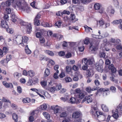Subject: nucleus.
I'll list each match as a JSON object with an SVG mask.
<instances>
[{"label": "nucleus", "instance_id": "nucleus-18", "mask_svg": "<svg viewBox=\"0 0 122 122\" xmlns=\"http://www.w3.org/2000/svg\"><path fill=\"white\" fill-rule=\"evenodd\" d=\"M112 112L113 114L112 116L115 119L117 118L118 117V113L119 112L116 111H112Z\"/></svg>", "mask_w": 122, "mask_h": 122}, {"label": "nucleus", "instance_id": "nucleus-21", "mask_svg": "<svg viewBox=\"0 0 122 122\" xmlns=\"http://www.w3.org/2000/svg\"><path fill=\"white\" fill-rule=\"evenodd\" d=\"M27 74L28 75H29L30 77H32L35 75V73L34 71L31 70L28 71L27 72Z\"/></svg>", "mask_w": 122, "mask_h": 122}, {"label": "nucleus", "instance_id": "nucleus-40", "mask_svg": "<svg viewBox=\"0 0 122 122\" xmlns=\"http://www.w3.org/2000/svg\"><path fill=\"white\" fill-rule=\"evenodd\" d=\"M65 80L66 82H69L72 80L71 79L70 77H66Z\"/></svg>", "mask_w": 122, "mask_h": 122}, {"label": "nucleus", "instance_id": "nucleus-62", "mask_svg": "<svg viewBox=\"0 0 122 122\" xmlns=\"http://www.w3.org/2000/svg\"><path fill=\"white\" fill-rule=\"evenodd\" d=\"M58 54L60 56H64L65 55V54L64 52L61 51L59 52Z\"/></svg>", "mask_w": 122, "mask_h": 122}, {"label": "nucleus", "instance_id": "nucleus-41", "mask_svg": "<svg viewBox=\"0 0 122 122\" xmlns=\"http://www.w3.org/2000/svg\"><path fill=\"white\" fill-rule=\"evenodd\" d=\"M34 23V25L37 26H38L40 24L39 20L38 19L36 20L35 19Z\"/></svg>", "mask_w": 122, "mask_h": 122}, {"label": "nucleus", "instance_id": "nucleus-63", "mask_svg": "<svg viewBox=\"0 0 122 122\" xmlns=\"http://www.w3.org/2000/svg\"><path fill=\"white\" fill-rule=\"evenodd\" d=\"M3 18L5 20H6L7 21H8V20H9V16L7 15H4Z\"/></svg>", "mask_w": 122, "mask_h": 122}, {"label": "nucleus", "instance_id": "nucleus-47", "mask_svg": "<svg viewBox=\"0 0 122 122\" xmlns=\"http://www.w3.org/2000/svg\"><path fill=\"white\" fill-rule=\"evenodd\" d=\"M84 42L85 44L87 45L89 43V38H86L84 41Z\"/></svg>", "mask_w": 122, "mask_h": 122}, {"label": "nucleus", "instance_id": "nucleus-55", "mask_svg": "<svg viewBox=\"0 0 122 122\" xmlns=\"http://www.w3.org/2000/svg\"><path fill=\"white\" fill-rule=\"evenodd\" d=\"M40 41L42 43H43L45 42V39L42 37H41L40 38Z\"/></svg>", "mask_w": 122, "mask_h": 122}, {"label": "nucleus", "instance_id": "nucleus-14", "mask_svg": "<svg viewBox=\"0 0 122 122\" xmlns=\"http://www.w3.org/2000/svg\"><path fill=\"white\" fill-rule=\"evenodd\" d=\"M3 84L6 87H10L12 88L13 87V85L12 83H7L5 81L3 82Z\"/></svg>", "mask_w": 122, "mask_h": 122}, {"label": "nucleus", "instance_id": "nucleus-13", "mask_svg": "<svg viewBox=\"0 0 122 122\" xmlns=\"http://www.w3.org/2000/svg\"><path fill=\"white\" fill-rule=\"evenodd\" d=\"M1 25L2 27L4 28H7L8 27L7 22L5 20H2L1 21Z\"/></svg>", "mask_w": 122, "mask_h": 122}, {"label": "nucleus", "instance_id": "nucleus-11", "mask_svg": "<svg viewBox=\"0 0 122 122\" xmlns=\"http://www.w3.org/2000/svg\"><path fill=\"white\" fill-rule=\"evenodd\" d=\"M11 1L10 0L7 1L5 3H1V5L4 7V8L7 7L10 5L11 3Z\"/></svg>", "mask_w": 122, "mask_h": 122}, {"label": "nucleus", "instance_id": "nucleus-2", "mask_svg": "<svg viewBox=\"0 0 122 122\" xmlns=\"http://www.w3.org/2000/svg\"><path fill=\"white\" fill-rule=\"evenodd\" d=\"M93 59L87 60L86 58H83L81 61V63L83 65L82 68L83 70H86L87 69L88 65H91L92 64Z\"/></svg>", "mask_w": 122, "mask_h": 122}, {"label": "nucleus", "instance_id": "nucleus-58", "mask_svg": "<svg viewBox=\"0 0 122 122\" xmlns=\"http://www.w3.org/2000/svg\"><path fill=\"white\" fill-rule=\"evenodd\" d=\"M17 88L18 92L19 93H21L22 92V90L21 87L20 86H18Z\"/></svg>", "mask_w": 122, "mask_h": 122}, {"label": "nucleus", "instance_id": "nucleus-34", "mask_svg": "<svg viewBox=\"0 0 122 122\" xmlns=\"http://www.w3.org/2000/svg\"><path fill=\"white\" fill-rule=\"evenodd\" d=\"M121 42L120 40L119 39H117L115 40L114 42L113 43V45L116 46L119 44Z\"/></svg>", "mask_w": 122, "mask_h": 122}, {"label": "nucleus", "instance_id": "nucleus-17", "mask_svg": "<svg viewBox=\"0 0 122 122\" xmlns=\"http://www.w3.org/2000/svg\"><path fill=\"white\" fill-rule=\"evenodd\" d=\"M98 89V88L96 86H94V87L92 89L91 87H88L86 88V91L88 93L90 92L91 91H93L96 90Z\"/></svg>", "mask_w": 122, "mask_h": 122}, {"label": "nucleus", "instance_id": "nucleus-37", "mask_svg": "<svg viewBox=\"0 0 122 122\" xmlns=\"http://www.w3.org/2000/svg\"><path fill=\"white\" fill-rule=\"evenodd\" d=\"M84 94L83 93L81 92L78 94V97L79 98L82 99L84 97Z\"/></svg>", "mask_w": 122, "mask_h": 122}, {"label": "nucleus", "instance_id": "nucleus-33", "mask_svg": "<svg viewBox=\"0 0 122 122\" xmlns=\"http://www.w3.org/2000/svg\"><path fill=\"white\" fill-rule=\"evenodd\" d=\"M39 59L41 60H45L47 61L46 58L44 55H40L39 56Z\"/></svg>", "mask_w": 122, "mask_h": 122}, {"label": "nucleus", "instance_id": "nucleus-26", "mask_svg": "<svg viewBox=\"0 0 122 122\" xmlns=\"http://www.w3.org/2000/svg\"><path fill=\"white\" fill-rule=\"evenodd\" d=\"M109 90L108 88H101L98 90V92H105Z\"/></svg>", "mask_w": 122, "mask_h": 122}, {"label": "nucleus", "instance_id": "nucleus-32", "mask_svg": "<svg viewBox=\"0 0 122 122\" xmlns=\"http://www.w3.org/2000/svg\"><path fill=\"white\" fill-rule=\"evenodd\" d=\"M11 55H7L6 56V59L5 62L7 63L8 61L11 59Z\"/></svg>", "mask_w": 122, "mask_h": 122}, {"label": "nucleus", "instance_id": "nucleus-46", "mask_svg": "<svg viewBox=\"0 0 122 122\" xmlns=\"http://www.w3.org/2000/svg\"><path fill=\"white\" fill-rule=\"evenodd\" d=\"M75 18V16L74 15L71 14V16L70 20H74Z\"/></svg>", "mask_w": 122, "mask_h": 122}, {"label": "nucleus", "instance_id": "nucleus-35", "mask_svg": "<svg viewBox=\"0 0 122 122\" xmlns=\"http://www.w3.org/2000/svg\"><path fill=\"white\" fill-rule=\"evenodd\" d=\"M91 0H81V3L83 4H86L89 3Z\"/></svg>", "mask_w": 122, "mask_h": 122}, {"label": "nucleus", "instance_id": "nucleus-49", "mask_svg": "<svg viewBox=\"0 0 122 122\" xmlns=\"http://www.w3.org/2000/svg\"><path fill=\"white\" fill-rule=\"evenodd\" d=\"M62 86L61 84H59L57 85L56 87V89L57 90H59L61 88Z\"/></svg>", "mask_w": 122, "mask_h": 122}, {"label": "nucleus", "instance_id": "nucleus-53", "mask_svg": "<svg viewBox=\"0 0 122 122\" xmlns=\"http://www.w3.org/2000/svg\"><path fill=\"white\" fill-rule=\"evenodd\" d=\"M72 68L75 71H77L79 69L78 67L75 65H74L73 66Z\"/></svg>", "mask_w": 122, "mask_h": 122}, {"label": "nucleus", "instance_id": "nucleus-6", "mask_svg": "<svg viewBox=\"0 0 122 122\" xmlns=\"http://www.w3.org/2000/svg\"><path fill=\"white\" fill-rule=\"evenodd\" d=\"M106 11L107 13L110 15H113L115 11L114 9L111 6H109L108 7Z\"/></svg>", "mask_w": 122, "mask_h": 122}, {"label": "nucleus", "instance_id": "nucleus-19", "mask_svg": "<svg viewBox=\"0 0 122 122\" xmlns=\"http://www.w3.org/2000/svg\"><path fill=\"white\" fill-rule=\"evenodd\" d=\"M67 113L66 112L64 111L61 112L60 114V116L61 117L64 118L67 116Z\"/></svg>", "mask_w": 122, "mask_h": 122}, {"label": "nucleus", "instance_id": "nucleus-39", "mask_svg": "<svg viewBox=\"0 0 122 122\" xmlns=\"http://www.w3.org/2000/svg\"><path fill=\"white\" fill-rule=\"evenodd\" d=\"M36 3V2L35 1H34L30 3V5L34 8H36V7L35 6Z\"/></svg>", "mask_w": 122, "mask_h": 122}, {"label": "nucleus", "instance_id": "nucleus-42", "mask_svg": "<svg viewBox=\"0 0 122 122\" xmlns=\"http://www.w3.org/2000/svg\"><path fill=\"white\" fill-rule=\"evenodd\" d=\"M55 88L54 87H51L49 89V91L51 93H53L55 91Z\"/></svg>", "mask_w": 122, "mask_h": 122}, {"label": "nucleus", "instance_id": "nucleus-27", "mask_svg": "<svg viewBox=\"0 0 122 122\" xmlns=\"http://www.w3.org/2000/svg\"><path fill=\"white\" fill-rule=\"evenodd\" d=\"M43 114L45 117L47 119L49 120L50 119V116L48 113L46 112H44L43 113Z\"/></svg>", "mask_w": 122, "mask_h": 122}, {"label": "nucleus", "instance_id": "nucleus-7", "mask_svg": "<svg viewBox=\"0 0 122 122\" xmlns=\"http://www.w3.org/2000/svg\"><path fill=\"white\" fill-rule=\"evenodd\" d=\"M112 23L113 25H116L119 24V28L122 30V20L120 19L119 20H116L113 21L112 22Z\"/></svg>", "mask_w": 122, "mask_h": 122}, {"label": "nucleus", "instance_id": "nucleus-64", "mask_svg": "<svg viewBox=\"0 0 122 122\" xmlns=\"http://www.w3.org/2000/svg\"><path fill=\"white\" fill-rule=\"evenodd\" d=\"M116 48L118 50L122 49V46L121 45H117L116 47Z\"/></svg>", "mask_w": 122, "mask_h": 122}, {"label": "nucleus", "instance_id": "nucleus-43", "mask_svg": "<svg viewBox=\"0 0 122 122\" xmlns=\"http://www.w3.org/2000/svg\"><path fill=\"white\" fill-rule=\"evenodd\" d=\"M14 75L15 77L17 78L19 77V76H20L21 75L17 72H15L14 74Z\"/></svg>", "mask_w": 122, "mask_h": 122}, {"label": "nucleus", "instance_id": "nucleus-25", "mask_svg": "<svg viewBox=\"0 0 122 122\" xmlns=\"http://www.w3.org/2000/svg\"><path fill=\"white\" fill-rule=\"evenodd\" d=\"M12 117L13 120H14L15 122H18V116L17 114L15 113H14L12 115Z\"/></svg>", "mask_w": 122, "mask_h": 122}, {"label": "nucleus", "instance_id": "nucleus-4", "mask_svg": "<svg viewBox=\"0 0 122 122\" xmlns=\"http://www.w3.org/2000/svg\"><path fill=\"white\" fill-rule=\"evenodd\" d=\"M15 41L17 44L19 45L23 43V41H22V37L20 35H16L15 36Z\"/></svg>", "mask_w": 122, "mask_h": 122}, {"label": "nucleus", "instance_id": "nucleus-5", "mask_svg": "<svg viewBox=\"0 0 122 122\" xmlns=\"http://www.w3.org/2000/svg\"><path fill=\"white\" fill-rule=\"evenodd\" d=\"M11 20L13 22L15 23L16 21H18L19 23H21L22 21L21 20L18 19L15 14L12 13L10 16Z\"/></svg>", "mask_w": 122, "mask_h": 122}, {"label": "nucleus", "instance_id": "nucleus-3", "mask_svg": "<svg viewBox=\"0 0 122 122\" xmlns=\"http://www.w3.org/2000/svg\"><path fill=\"white\" fill-rule=\"evenodd\" d=\"M94 8L95 10H99V12L101 13H103L104 10L103 9L101 8V4L98 3H96L94 5Z\"/></svg>", "mask_w": 122, "mask_h": 122}, {"label": "nucleus", "instance_id": "nucleus-45", "mask_svg": "<svg viewBox=\"0 0 122 122\" xmlns=\"http://www.w3.org/2000/svg\"><path fill=\"white\" fill-rule=\"evenodd\" d=\"M110 89L112 92H115L116 89V88L113 86H112L110 87Z\"/></svg>", "mask_w": 122, "mask_h": 122}, {"label": "nucleus", "instance_id": "nucleus-15", "mask_svg": "<svg viewBox=\"0 0 122 122\" xmlns=\"http://www.w3.org/2000/svg\"><path fill=\"white\" fill-rule=\"evenodd\" d=\"M22 41H23V43H22V46H25V45L24 43L25 44H26V43L28 40V39L27 37L26 36H25L23 37H22Z\"/></svg>", "mask_w": 122, "mask_h": 122}, {"label": "nucleus", "instance_id": "nucleus-56", "mask_svg": "<svg viewBox=\"0 0 122 122\" xmlns=\"http://www.w3.org/2000/svg\"><path fill=\"white\" fill-rule=\"evenodd\" d=\"M65 73L62 72L59 75V76L60 78H63L65 76Z\"/></svg>", "mask_w": 122, "mask_h": 122}, {"label": "nucleus", "instance_id": "nucleus-8", "mask_svg": "<svg viewBox=\"0 0 122 122\" xmlns=\"http://www.w3.org/2000/svg\"><path fill=\"white\" fill-rule=\"evenodd\" d=\"M92 95H90L88 97H85L82 101V103H83L84 102H85L86 103H89V102H91L92 101V98L90 97Z\"/></svg>", "mask_w": 122, "mask_h": 122}, {"label": "nucleus", "instance_id": "nucleus-48", "mask_svg": "<svg viewBox=\"0 0 122 122\" xmlns=\"http://www.w3.org/2000/svg\"><path fill=\"white\" fill-rule=\"evenodd\" d=\"M2 101L3 102H9V103L11 104L10 102L9 101V100L8 99H6L4 97H3V99L2 100Z\"/></svg>", "mask_w": 122, "mask_h": 122}, {"label": "nucleus", "instance_id": "nucleus-1", "mask_svg": "<svg viewBox=\"0 0 122 122\" xmlns=\"http://www.w3.org/2000/svg\"><path fill=\"white\" fill-rule=\"evenodd\" d=\"M97 108L94 107L92 109L90 113L95 118H97V119L99 121H104L106 119L107 115L104 114L102 112H99L97 111Z\"/></svg>", "mask_w": 122, "mask_h": 122}, {"label": "nucleus", "instance_id": "nucleus-9", "mask_svg": "<svg viewBox=\"0 0 122 122\" xmlns=\"http://www.w3.org/2000/svg\"><path fill=\"white\" fill-rule=\"evenodd\" d=\"M81 115V113L80 111H76L74 112L72 114V117L75 119L77 118Z\"/></svg>", "mask_w": 122, "mask_h": 122}, {"label": "nucleus", "instance_id": "nucleus-29", "mask_svg": "<svg viewBox=\"0 0 122 122\" xmlns=\"http://www.w3.org/2000/svg\"><path fill=\"white\" fill-rule=\"evenodd\" d=\"M122 109V105L121 104H120L117 107V108L116 109V110L118 111L119 112V111H121Z\"/></svg>", "mask_w": 122, "mask_h": 122}, {"label": "nucleus", "instance_id": "nucleus-10", "mask_svg": "<svg viewBox=\"0 0 122 122\" xmlns=\"http://www.w3.org/2000/svg\"><path fill=\"white\" fill-rule=\"evenodd\" d=\"M47 108V106L46 104H44L38 107L37 110L38 111L41 112L42 110H46Z\"/></svg>", "mask_w": 122, "mask_h": 122}, {"label": "nucleus", "instance_id": "nucleus-20", "mask_svg": "<svg viewBox=\"0 0 122 122\" xmlns=\"http://www.w3.org/2000/svg\"><path fill=\"white\" fill-rule=\"evenodd\" d=\"M50 73V70L48 68L46 69L44 73V75L45 77L47 76Z\"/></svg>", "mask_w": 122, "mask_h": 122}, {"label": "nucleus", "instance_id": "nucleus-28", "mask_svg": "<svg viewBox=\"0 0 122 122\" xmlns=\"http://www.w3.org/2000/svg\"><path fill=\"white\" fill-rule=\"evenodd\" d=\"M85 29V30L86 32L88 33L90 31V29L92 30V28L91 27L88 26L87 25H86L84 26Z\"/></svg>", "mask_w": 122, "mask_h": 122}, {"label": "nucleus", "instance_id": "nucleus-23", "mask_svg": "<svg viewBox=\"0 0 122 122\" xmlns=\"http://www.w3.org/2000/svg\"><path fill=\"white\" fill-rule=\"evenodd\" d=\"M102 108L104 112H107L108 111V108L105 105H102Z\"/></svg>", "mask_w": 122, "mask_h": 122}, {"label": "nucleus", "instance_id": "nucleus-24", "mask_svg": "<svg viewBox=\"0 0 122 122\" xmlns=\"http://www.w3.org/2000/svg\"><path fill=\"white\" fill-rule=\"evenodd\" d=\"M25 51L26 53L27 54H30L31 53V51L29 49L28 47V45H25Z\"/></svg>", "mask_w": 122, "mask_h": 122}, {"label": "nucleus", "instance_id": "nucleus-36", "mask_svg": "<svg viewBox=\"0 0 122 122\" xmlns=\"http://www.w3.org/2000/svg\"><path fill=\"white\" fill-rule=\"evenodd\" d=\"M45 52L47 54H49V55L51 56H53L54 55V54L53 53L52 51L49 50H46L45 51Z\"/></svg>", "mask_w": 122, "mask_h": 122}, {"label": "nucleus", "instance_id": "nucleus-60", "mask_svg": "<svg viewBox=\"0 0 122 122\" xmlns=\"http://www.w3.org/2000/svg\"><path fill=\"white\" fill-rule=\"evenodd\" d=\"M95 84L97 86H98L100 85V83L98 80H96L94 81Z\"/></svg>", "mask_w": 122, "mask_h": 122}, {"label": "nucleus", "instance_id": "nucleus-31", "mask_svg": "<svg viewBox=\"0 0 122 122\" xmlns=\"http://www.w3.org/2000/svg\"><path fill=\"white\" fill-rule=\"evenodd\" d=\"M59 73V71L58 70H57L56 71V72L54 73V75L53 77L55 79H57L59 77L58 74Z\"/></svg>", "mask_w": 122, "mask_h": 122}, {"label": "nucleus", "instance_id": "nucleus-44", "mask_svg": "<svg viewBox=\"0 0 122 122\" xmlns=\"http://www.w3.org/2000/svg\"><path fill=\"white\" fill-rule=\"evenodd\" d=\"M71 67L69 66H67L66 67V71L67 72H69L71 71Z\"/></svg>", "mask_w": 122, "mask_h": 122}, {"label": "nucleus", "instance_id": "nucleus-22", "mask_svg": "<svg viewBox=\"0 0 122 122\" xmlns=\"http://www.w3.org/2000/svg\"><path fill=\"white\" fill-rule=\"evenodd\" d=\"M22 102L24 103H29L30 102V98H26L23 99Z\"/></svg>", "mask_w": 122, "mask_h": 122}, {"label": "nucleus", "instance_id": "nucleus-57", "mask_svg": "<svg viewBox=\"0 0 122 122\" xmlns=\"http://www.w3.org/2000/svg\"><path fill=\"white\" fill-rule=\"evenodd\" d=\"M78 48L79 51H80L81 52L83 51L84 49V46L79 47Z\"/></svg>", "mask_w": 122, "mask_h": 122}, {"label": "nucleus", "instance_id": "nucleus-38", "mask_svg": "<svg viewBox=\"0 0 122 122\" xmlns=\"http://www.w3.org/2000/svg\"><path fill=\"white\" fill-rule=\"evenodd\" d=\"M61 22L60 21H58L55 23V25L57 26L58 28H60L61 27Z\"/></svg>", "mask_w": 122, "mask_h": 122}, {"label": "nucleus", "instance_id": "nucleus-54", "mask_svg": "<svg viewBox=\"0 0 122 122\" xmlns=\"http://www.w3.org/2000/svg\"><path fill=\"white\" fill-rule=\"evenodd\" d=\"M108 36V34L107 33L105 32L102 34V38H104L107 37Z\"/></svg>", "mask_w": 122, "mask_h": 122}, {"label": "nucleus", "instance_id": "nucleus-51", "mask_svg": "<svg viewBox=\"0 0 122 122\" xmlns=\"http://www.w3.org/2000/svg\"><path fill=\"white\" fill-rule=\"evenodd\" d=\"M86 74L87 77H90L91 76V72L89 70H88L87 71Z\"/></svg>", "mask_w": 122, "mask_h": 122}, {"label": "nucleus", "instance_id": "nucleus-30", "mask_svg": "<svg viewBox=\"0 0 122 122\" xmlns=\"http://www.w3.org/2000/svg\"><path fill=\"white\" fill-rule=\"evenodd\" d=\"M96 69L97 71L101 72H102L103 70V67H101L100 66H98Z\"/></svg>", "mask_w": 122, "mask_h": 122}, {"label": "nucleus", "instance_id": "nucleus-59", "mask_svg": "<svg viewBox=\"0 0 122 122\" xmlns=\"http://www.w3.org/2000/svg\"><path fill=\"white\" fill-rule=\"evenodd\" d=\"M70 13V12L68 11L64 10L61 14L62 15L63 14H66L67 15H69Z\"/></svg>", "mask_w": 122, "mask_h": 122}, {"label": "nucleus", "instance_id": "nucleus-12", "mask_svg": "<svg viewBox=\"0 0 122 122\" xmlns=\"http://www.w3.org/2000/svg\"><path fill=\"white\" fill-rule=\"evenodd\" d=\"M69 102L71 104H77L79 103V100L77 101V100L76 99L75 97H72L70 98Z\"/></svg>", "mask_w": 122, "mask_h": 122}, {"label": "nucleus", "instance_id": "nucleus-52", "mask_svg": "<svg viewBox=\"0 0 122 122\" xmlns=\"http://www.w3.org/2000/svg\"><path fill=\"white\" fill-rule=\"evenodd\" d=\"M6 13L8 14H10L11 12V10L10 8H6Z\"/></svg>", "mask_w": 122, "mask_h": 122}, {"label": "nucleus", "instance_id": "nucleus-50", "mask_svg": "<svg viewBox=\"0 0 122 122\" xmlns=\"http://www.w3.org/2000/svg\"><path fill=\"white\" fill-rule=\"evenodd\" d=\"M99 24L100 26H102L104 24V21L102 19H101L99 21Z\"/></svg>", "mask_w": 122, "mask_h": 122}, {"label": "nucleus", "instance_id": "nucleus-61", "mask_svg": "<svg viewBox=\"0 0 122 122\" xmlns=\"http://www.w3.org/2000/svg\"><path fill=\"white\" fill-rule=\"evenodd\" d=\"M3 51L4 53H6V52H7L8 49L6 47H3Z\"/></svg>", "mask_w": 122, "mask_h": 122}, {"label": "nucleus", "instance_id": "nucleus-16", "mask_svg": "<svg viewBox=\"0 0 122 122\" xmlns=\"http://www.w3.org/2000/svg\"><path fill=\"white\" fill-rule=\"evenodd\" d=\"M26 26V32L27 33L30 34L32 31L31 25L30 24H28Z\"/></svg>", "mask_w": 122, "mask_h": 122}]
</instances>
